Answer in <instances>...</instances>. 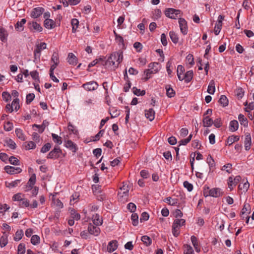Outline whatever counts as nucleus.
<instances>
[{
	"instance_id": "nucleus-32",
	"label": "nucleus",
	"mask_w": 254,
	"mask_h": 254,
	"mask_svg": "<svg viewBox=\"0 0 254 254\" xmlns=\"http://www.w3.org/2000/svg\"><path fill=\"white\" fill-rule=\"evenodd\" d=\"M15 134L17 137L22 141L26 140V137L23 133L22 130L20 128H16L15 129Z\"/></svg>"
},
{
	"instance_id": "nucleus-23",
	"label": "nucleus",
	"mask_w": 254,
	"mask_h": 254,
	"mask_svg": "<svg viewBox=\"0 0 254 254\" xmlns=\"http://www.w3.org/2000/svg\"><path fill=\"white\" fill-rule=\"evenodd\" d=\"M26 20L23 18L20 21H17L15 25V28L17 31H21L23 30V25L26 23Z\"/></svg>"
},
{
	"instance_id": "nucleus-12",
	"label": "nucleus",
	"mask_w": 254,
	"mask_h": 254,
	"mask_svg": "<svg viewBox=\"0 0 254 254\" xmlns=\"http://www.w3.org/2000/svg\"><path fill=\"white\" fill-rule=\"evenodd\" d=\"M245 148L246 150H249L252 144V138L250 133H246L245 134V138L244 141Z\"/></svg>"
},
{
	"instance_id": "nucleus-42",
	"label": "nucleus",
	"mask_w": 254,
	"mask_h": 254,
	"mask_svg": "<svg viewBox=\"0 0 254 254\" xmlns=\"http://www.w3.org/2000/svg\"><path fill=\"white\" fill-rule=\"evenodd\" d=\"M141 241L147 246H149L152 242L150 238L147 236H143L141 237Z\"/></svg>"
},
{
	"instance_id": "nucleus-6",
	"label": "nucleus",
	"mask_w": 254,
	"mask_h": 254,
	"mask_svg": "<svg viewBox=\"0 0 254 254\" xmlns=\"http://www.w3.org/2000/svg\"><path fill=\"white\" fill-rule=\"evenodd\" d=\"M99 85L97 82L91 81L86 82L82 85V87L86 91H91L97 89Z\"/></svg>"
},
{
	"instance_id": "nucleus-39",
	"label": "nucleus",
	"mask_w": 254,
	"mask_h": 254,
	"mask_svg": "<svg viewBox=\"0 0 254 254\" xmlns=\"http://www.w3.org/2000/svg\"><path fill=\"white\" fill-rule=\"evenodd\" d=\"M21 180H16L14 181H12L10 183H6V186L7 188H14L18 186V185L20 183Z\"/></svg>"
},
{
	"instance_id": "nucleus-22",
	"label": "nucleus",
	"mask_w": 254,
	"mask_h": 254,
	"mask_svg": "<svg viewBox=\"0 0 254 254\" xmlns=\"http://www.w3.org/2000/svg\"><path fill=\"white\" fill-rule=\"evenodd\" d=\"M65 147L72 150L73 152H75L77 149L76 144L70 140L66 142Z\"/></svg>"
},
{
	"instance_id": "nucleus-59",
	"label": "nucleus",
	"mask_w": 254,
	"mask_h": 254,
	"mask_svg": "<svg viewBox=\"0 0 254 254\" xmlns=\"http://www.w3.org/2000/svg\"><path fill=\"white\" fill-rule=\"evenodd\" d=\"M222 24L216 22L214 30L215 35H217L219 34L222 28Z\"/></svg>"
},
{
	"instance_id": "nucleus-58",
	"label": "nucleus",
	"mask_w": 254,
	"mask_h": 254,
	"mask_svg": "<svg viewBox=\"0 0 254 254\" xmlns=\"http://www.w3.org/2000/svg\"><path fill=\"white\" fill-rule=\"evenodd\" d=\"M9 161L10 164L13 165H19V160L14 156H11L9 158Z\"/></svg>"
},
{
	"instance_id": "nucleus-55",
	"label": "nucleus",
	"mask_w": 254,
	"mask_h": 254,
	"mask_svg": "<svg viewBox=\"0 0 254 254\" xmlns=\"http://www.w3.org/2000/svg\"><path fill=\"white\" fill-rule=\"evenodd\" d=\"M18 254H24L25 253V245L20 243L18 246L17 249Z\"/></svg>"
},
{
	"instance_id": "nucleus-20",
	"label": "nucleus",
	"mask_w": 254,
	"mask_h": 254,
	"mask_svg": "<svg viewBox=\"0 0 254 254\" xmlns=\"http://www.w3.org/2000/svg\"><path fill=\"white\" fill-rule=\"evenodd\" d=\"M23 146L26 150H29L30 149H35L36 147V143L32 141H26L23 144Z\"/></svg>"
},
{
	"instance_id": "nucleus-4",
	"label": "nucleus",
	"mask_w": 254,
	"mask_h": 254,
	"mask_svg": "<svg viewBox=\"0 0 254 254\" xmlns=\"http://www.w3.org/2000/svg\"><path fill=\"white\" fill-rule=\"evenodd\" d=\"M223 194V192L221 189L219 188H212L207 191L204 192L205 196H210L214 197H218L222 196Z\"/></svg>"
},
{
	"instance_id": "nucleus-17",
	"label": "nucleus",
	"mask_w": 254,
	"mask_h": 254,
	"mask_svg": "<svg viewBox=\"0 0 254 254\" xmlns=\"http://www.w3.org/2000/svg\"><path fill=\"white\" fill-rule=\"evenodd\" d=\"M118 247L117 242L116 241H112L109 242L107 246V250L109 253L115 251Z\"/></svg>"
},
{
	"instance_id": "nucleus-1",
	"label": "nucleus",
	"mask_w": 254,
	"mask_h": 254,
	"mask_svg": "<svg viewBox=\"0 0 254 254\" xmlns=\"http://www.w3.org/2000/svg\"><path fill=\"white\" fill-rule=\"evenodd\" d=\"M123 59V52L119 50L111 54V56L106 61L105 64L112 66L113 68L115 69L122 62Z\"/></svg>"
},
{
	"instance_id": "nucleus-34",
	"label": "nucleus",
	"mask_w": 254,
	"mask_h": 254,
	"mask_svg": "<svg viewBox=\"0 0 254 254\" xmlns=\"http://www.w3.org/2000/svg\"><path fill=\"white\" fill-rule=\"evenodd\" d=\"M184 254H193V250L192 248L189 245H185L184 246Z\"/></svg>"
},
{
	"instance_id": "nucleus-29",
	"label": "nucleus",
	"mask_w": 254,
	"mask_h": 254,
	"mask_svg": "<svg viewBox=\"0 0 254 254\" xmlns=\"http://www.w3.org/2000/svg\"><path fill=\"white\" fill-rule=\"evenodd\" d=\"M240 139L239 136L231 135L227 138V142L229 145H232L235 142L238 141Z\"/></svg>"
},
{
	"instance_id": "nucleus-56",
	"label": "nucleus",
	"mask_w": 254,
	"mask_h": 254,
	"mask_svg": "<svg viewBox=\"0 0 254 254\" xmlns=\"http://www.w3.org/2000/svg\"><path fill=\"white\" fill-rule=\"evenodd\" d=\"M51 61L54 63L56 64H59V58L58 54L57 53H54L52 58H51Z\"/></svg>"
},
{
	"instance_id": "nucleus-40",
	"label": "nucleus",
	"mask_w": 254,
	"mask_h": 254,
	"mask_svg": "<svg viewBox=\"0 0 254 254\" xmlns=\"http://www.w3.org/2000/svg\"><path fill=\"white\" fill-rule=\"evenodd\" d=\"M23 236V232L22 230H17L15 234L14 240L15 241H18L21 240Z\"/></svg>"
},
{
	"instance_id": "nucleus-35",
	"label": "nucleus",
	"mask_w": 254,
	"mask_h": 254,
	"mask_svg": "<svg viewBox=\"0 0 254 254\" xmlns=\"http://www.w3.org/2000/svg\"><path fill=\"white\" fill-rule=\"evenodd\" d=\"M219 102L223 107H226L228 105V100L225 95H221Z\"/></svg>"
},
{
	"instance_id": "nucleus-2",
	"label": "nucleus",
	"mask_w": 254,
	"mask_h": 254,
	"mask_svg": "<svg viewBox=\"0 0 254 254\" xmlns=\"http://www.w3.org/2000/svg\"><path fill=\"white\" fill-rule=\"evenodd\" d=\"M47 45L45 43H41L36 45V48L34 51V62L37 63L40 59L41 53L42 50L46 49Z\"/></svg>"
},
{
	"instance_id": "nucleus-11",
	"label": "nucleus",
	"mask_w": 254,
	"mask_h": 254,
	"mask_svg": "<svg viewBox=\"0 0 254 254\" xmlns=\"http://www.w3.org/2000/svg\"><path fill=\"white\" fill-rule=\"evenodd\" d=\"M44 11V9L42 7H38L34 8L31 12V16L33 18L39 17Z\"/></svg>"
},
{
	"instance_id": "nucleus-24",
	"label": "nucleus",
	"mask_w": 254,
	"mask_h": 254,
	"mask_svg": "<svg viewBox=\"0 0 254 254\" xmlns=\"http://www.w3.org/2000/svg\"><path fill=\"white\" fill-rule=\"evenodd\" d=\"M7 33L6 30L3 27H0V39L3 42L7 40Z\"/></svg>"
},
{
	"instance_id": "nucleus-36",
	"label": "nucleus",
	"mask_w": 254,
	"mask_h": 254,
	"mask_svg": "<svg viewBox=\"0 0 254 254\" xmlns=\"http://www.w3.org/2000/svg\"><path fill=\"white\" fill-rule=\"evenodd\" d=\"M169 35L172 41L174 43L176 44L178 42L179 38L177 34L175 32L172 31H170L169 32Z\"/></svg>"
},
{
	"instance_id": "nucleus-14",
	"label": "nucleus",
	"mask_w": 254,
	"mask_h": 254,
	"mask_svg": "<svg viewBox=\"0 0 254 254\" xmlns=\"http://www.w3.org/2000/svg\"><path fill=\"white\" fill-rule=\"evenodd\" d=\"M193 75V71L189 70L186 72L184 76H182V78H183V80H185V82L189 83L192 80Z\"/></svg>"
},
{
	"instance_id": "nucleus-64",
	"label": "nucleus",
	"mask_w": 254,
	"mask_h": 254,
	"mask_svg": "<svg viewBox=\"0 0 254 254\" xmlns=\"http://www.w3.org/2000/svg\"><path fill=\"white\" fill-rule=\"evenodd\" d=\"M183 185L184 187L186 188L189 191H191L193 190V185L188 181H185Z\"/></svg>"
},
{
	"instance_id": "nucleus-54",
	"label": "nucleus",
	"mask_w": 254,
	"mask_h": 254,
	"mask_svg": "<svg viewBox=\"0 0 254 254\" xmlns=\"http://www.w3.org/2000/svg\"><path fill=\"white\" fill-rule=\"evenodd\" d=\"M172 233L175 237H178L180 234V227L173 224Z\"/></svg>"
},
{
	"instance_id": "nucleus-16",
	"label": "nucleus",
	"mask_w": 254,
	"mask_h": 254,
	"mask_svg": "<svg viewBox=\"0 0 254 254\" xmlns=\"http://www.w3.org/2000/svg\"><path fill=\"white\" fill-rule=\"evenodd\" d=\"M145 116L150 121H152L155 117V111L153 109L145 110Z\"/></svg>"
},
{
	"instance_id": "nucleus-8",
	"label": "nucleus",
	"mask_w": 254,
	"mask_h": 254,
	"mask_svg": "<svg viewBox=\"0 0 254 254\" xmlns=\"http://www.w3.org/2000/svg\"><path fill=\"white\" fill-rule=\"evenodd\" d=\"M179 23L180 30L182 34L184 35L188 33V24L186 20L183 18H179Z\"/></svg>"
},
{
	"instance_id": "nucleus-18",
	"label": "nucleus",
	"mask_w": 254,
	"mask_h": 254,
	"mask_svg": "<svg viewBox=\"0 0 254 254\" xmlns=\"http://www.w3.org/2000/svg\"><path fill=\"white\" fill-rule=\"evenodd\" d=\"M44 25L46 28L51 29L56 26V23L52 19H45Z\"/></svg>"
},
{
	"instance_id": "nucleus-63",
	"label": "nucleus",
	"mask_w": 254,
	"mask_h": 254,
	"mask_svg": "<svg viewBox=\"0 0 254 254\" xmlns=\"http://www.w3.org/2000/svg\"><path fill=\"white\" fill-rule=\"evenodd\" d=\"M51 147V144L50 143H47L42 147L41 152L43 153H46L50 150Z\"/></svg>"
},
{
	"instance_id": "nucleus-52",
	"label": "nucleus",
	"mask_w": 254,
	"mask_h": 254,
	"mask_svg": "<svg viewBox=\"0 0 254 254\" xmlns=\"http://www.w3.org/2000/svg\"><path fill=\"white\" fill-rule=\"evenodd\" d=\"M191 137H192V135L190 134L188 136V138L180 140L179 142V146H180V145H185L187 144L190 141V140L191 139Z\"/></svg>"
},
{
	"instance_id": "nucleus-60",
	"label": "nucleus",
	"mask_w": 254,
	"mask_h": 254,
	"mask_svg": "<svg viewBox=\"0 0 254 254\" xmlns=\"http://www.w3.org/2000/svg\"><path fill=\"white\" fill-rule=\"evenodd\" d=\"M13 127V124L10 122H7L4 125V129L5 130L7 131H10L12 129Z\"/></svg>"
},
{
	"instance_id": "nucleus-21",
	"label": "nucleus",
	"mask_w": 254,
	"mask_h": 254,
	"mask_svg": "<svg viewBox=\"0 0 254 254\" xmlns=\"http://www.w3.org/2000/svg\"><path fill=\"white\" fill-rule=\"evenodd\" d=\"M239 127V124L237 121H231L229 124V130L231 131L234 132L236 131Z\"/></svg>"
},
{
	"instance_id": "nucleus-9",
	"label": "nucleus",
	"mask_w": 254,
	"mask_h": 254,
	"mask_svg": "<svg viewBox=\"0 0 254 254\" xmlns=\"http://www.w3.org/2000/svg\"><path fill=\"white\" fill-rule=\"evenodd\" d=\"M88 232L91 235L98 236L100 233V229L98 227V226L90 223L88 227Z\"/></svg>"
},
{
	"instance_id": "nucleus-26",
	"label": "nucleus",
	"mask_w": 254,
	"mask_h": 254,
	"mask_svg": "<svg viewBox=\"0 0 254 254\" xmlns=\"http://www.w3.org/2000/svg\"><path fill=\"white\" fill-rule=\"evenodd\" d=\"M166 95L169 98H172L175 95V92L170 85L166 86Z\"/></svg>"
},
{
	"instance_id": "nucleus-33",
	"label": "nucleus",
	"mask_w": 254,
	"mask_h": 254,
	"mask_svg": "<svg viewBox=\"0 0 254 254\" xmlns=\"http://www.w3.org/2000/svg\"><path fill=\"white\" fill-rule=\"evenodd\" d=\"M165 202H167L169 204L174 206L176 205L178 203V199L176 198H172L171 197H167L164 200Z\"/></svg>"
},
{
	"instance_id": "nucleus-45",
	"label": "nucleus",
	"mask_w": 254,
	"mask_h": 254,
	"mask_svg": "<svg viewBox=\"0 0 254 254\" xmlns=\"http://www.w3.org/2000/svg\"><path fill=\"white\" fill-rule=\"evenodd\" d=\"M19 100L18 98H15L13 100L11 103V106H12V108L14 109V110L17 111L19 109Z\"/></svg>"
},
{
	"instance_id": "nucleus-48",
	"label": "nucleus",
	"mask_w": 254,
	"mask_h": 254,
	"mask_svg": "<svg viewBox=\"0 0 254 254\" xmlns=\"http://www.w3.org/2000/svg\"><path fill=\"white\" fill-rule=\"evenodd\" d=\"M185 223V220L183 219H176L175 220L173 225H176L178 227H180L181 226H183Z\"/></svg>"
},
{
	"instance_id": "nucleus-7",
	"label": "nucleus",
	"mask_w": 254,
	"mask_h": 254,
	"mask_svg": "<svg viewBox=\"0 0 254 254\" xmlns=\"http://www.w3.org/2000/svg\"><path fill=\"white\" fill-rule=\"evenodd\" d=\"M30 30L33 32H40L43 30L40 24L35 21L29 22L28 23Z\"/></svg>"
},
{
	"instance_id": "nucleus-38",
	"label": "nucleus",
	"mask_w": 254,
	"mask_h": 254,
	"mask_svg": "<svg viewBox=\"0 0 254 254\" xmlns=\"http://www.w3.org/2000/svg\"><path fill=\"white\" fill-rule=\"evenodd\" d=\"M131 220L132 224L136 226L138 223V216L136 213H132L131 216Z\"/></svg>"
},
{
	"instance_id": "nucleus-15",
	"label": "nucleus",
	"mask_w": 254,
	"mask_h": 254,
	"mask_svg": "<svg viewBox=\"0 0 254 254\" xmlns=\"http://www.w3.org/2000/svg\"><path fill=\"white\" fill-rule=\"evenodd\" d=\"M148 67L153 70L154 73H157L161 69L160 65L158 63L154 62L149 64Z\"/></svg>"
},
{
	"instance_id": "nucleus-31",
	"label": "nucleus",
	"mask_w": 254,
	"mask_h": 254,
	"mask_svg": "<svg viewBox=\"0 0 254 254\" xmlns=\"http://www.w3.org/2000/svg\"><path fill=\"white\" fill-rule=\"evenodd\" d=\"M238 120L241 125L244 126L245 127H248V120L243 115L240 114L238 116Z\"/></svg>"
},
{
	"instance_id": "nucleus-47",
	"label": "nucleus",
	"mask_w": 254,
	"mask_h": 254,
	"mask_svg": "<svg viewBox=\"0 0 254 254\" xmlns=\"http://www.w3.org/2000/svg\"><path fill=\"white\" fill-rule=\"evenodd\" d=\"M30 75L36 82L39 81V73L37 70L31 71L30 72Z\"/></svg>"
},
{
	"instance_id": "nucleus-50",
	"label": "nucleus",
	"mask_w": 254,
	"mask_h": 254,
	"mask_svg": "<svg viewBox=\"0 0 254 254\" xmlns=\"http://www.w3.org/2000/svg\"><path fill=\"white\" fill-rule=\"evenodd\" d=\"M52 136L54 141L58 144H61L62 143V138L60 136L55 133H52Z\"/></svg>"
},
{
	"instance_id": "nucleus-13",
	"label": "nucleus",
	"mask_w": 254,
	"mask_h": 254,
	"mask_svg": "<svg viewBox=\"0 0 254 254\" xmlns=\"http://www.w3.org/2000/svg\"><path fill=\"white\" fill-rule=\"evenodd\" d=\"M123 190H120L118 192V199L123 202L127 201L128 196L129 190H126L125 192H122Z\"/></svg>"
},
{
	"instance_id": "nucleus-61",
	"label": "nucleus",
	"mask_w": 254,
	"mask_h": 254,
	"mask_svg": "<svg viewBox=\"0 0 254 254\" xmlns=\"http://www.w3.org/2000/svg\"><path fill=\"white\" fill-rule=\"evenodd\" d=\"M232 164L230 163H228L225 165H224L221 170L223 171H226L227 173H230L231 172L232 170Z\"/></svg>"
},
{
	"instance_id": "nucleus-51",
	"label": "nucleus",
	"mask_w": 254,
	"mask_h": 254,
	"mask_svg": "<svg viewBox=\"0 0 254 254\" xmlns=\"http://www.w3.org/2000/svg\"><path fill=\"white\" fill-rule=\"evenodd\" d=\"M207 163H208L210 169L215 166V162L211 155H209L206 159Z\"/></svg>"
},
{
	"instance_id": "nucleus-5",
	"label": "nucleus",
	"mask_w": 254,
	"mask_h": 254,
	"mask_svg": "<svg viewBox=\"0 0 254 254\" xmlns=\"http://www.w3.org/2000/svg\"><path fill=\"white\" fill-rule=\"evenodd\" d=\"M62 153V151L60 148L58 146H55L54 149L48 154L47 158L52 159H57L60 157Z\"/></svg>"
},
{
	"instance_id": "nucleus-30",
	"label": "nucleus",
	"mask_w": 254,
	"mask_h": 254,
	"mask_svg": "<svg viewBox=\"0 0 254 254\" xmlns=\"http://www.w3.org/2000/svg\"><path fill=\"white\" fill-rule=\"evenodd\" d=\"M184 72H185L184 67L183 66H182V65H179L177 67V73L178 77L180 81L183 80V78H182V75H183V74L184 73Z\"/></svg>"
},
{
	"instance_id": "nucleus-44",
	"label": "nucleus",
	"mask_w": 254,
	"mask_h": 254,
	"mask_svg": "<svg viewBox=\"0 0 254 254\" xmlns=\"http://www.w3.org/2000/svg\"><path fill=\"white\" fill-rule=\"evenodd\" d=\"M133 92L134 95L137 96H143L145 95V90H140L139 89H137L135 87H133L132 88Z\"/></svg>"
},
{
	"instance_id": "nucleus-57",
	"label": "nucleus",
	"mask_w": 254,
	"mask_h": 254,
	"mask_svg": "<svg viewBox=\"0 0 254 254\" xmlns=\"http://www.w3.org/2000/svg\"><path fill=\"white\" fill-rule=\"evenodd\" d=\"M35 95L34 93H29L26 95V102L29 104L34 99Z\"/></svg>"
},
{
	"instance_id": "nucleus-62",
	"label": "nucleus",
	"mask_w": 254,
	"mask_h": 254,
	"mask_svg": "<svg viewBox=\"0 0 254 254\" xmlns=\"http://www.w3.org/2000/svg\"><path fill=\"white\" fill-rule=\"evenodd\" d=\"M7 146L9 147L10 148L12 149H14L16 148V145L14 141L12 139H9L7 141Z\"/></svg>"
},
{
	"instance_id": "nucleus-19",
	"label": "nucleus",
	"mask_w": 254,
	"mask_h": 254,
	"mask_svg": "<svg viewBox=\"0 0 254 254\" xmlns=\"http://www.w3.org/2000/svg\"><path fill=\"white\" fill-rule=\"evenodd\" d=\"M67 59V62L70 64L74 65L77 63V59L76 57L72 53L68 54Z\"/></svg>"
},
{
	"instance_id": "nucleus-28",
	"label": "nucleus",
	"mask_w": 254,
	"mask_h": 254,
	"mask_svg": "<svg viewBox=\"0 0 254 254\" xmlns=\"http://www.w3.org/2000/svg\"><path fill=\"white\" fill-rule=\"evenodd\" d=\"M213 123V121L208 116H206L203 119V124L204 127H210Z\"/></svg>"
},
{
	"instance_id": "nucleus-46",
	"label": "nucleus",
	"mask_w": 254,
	"mask_h": 254,
	"mask_svg": "<svg viewBox=\"0 0 254 254\" xmlns=\"http://www.w3.org/2000/svg\"><path fill=\"white\" fill-rule=\"evenodd\" d=\"M19 206L21 207H27L30 205L29 201L26 198H23L19 202Z\"/></svg>"
},
{
	"instance_id": "nucleus-43",
	"label": "nucleus",
	"mask_w": 254,
	"mask_h": 254,
	"mask_svg": "<svg viewBox=\"0 0 254 254\" xmlns=\"http://www.w3.org/2000/svg\"><path fill=\"white\" fill-rule=\"evenodd\" d=\"M36 179V175L35 174H33L31 175V176L30 177V178L28 182V184L29 185V187H30L31 188H32V187L35 184Z\"/></svg>"
},
{
	"instance_id": "nucleus-41",
	"label": "nucleus",
	"mask_w": 254,
	"mask_h": 254,
	"mask_svg": "<svg viewBox=\"0 0 254 254\" xmlns=\"http://www.w3.org/2000/svg\"><path fill=\"white\" fill-rule=\"evenodd\" d=\"M250 184L248 181L244 183L243 185H239V189L242 190L243 192H246L249 189Z\"/></svg>"
},
{
	"instance_id": "nucleus-37",
	"label": "nucleus",
	"mask_w": 254,
	"mask_h": 254,
	"mask_svg": "<svg viewBox=\"0 0 254 254\" xmlns=\"http://www.w3.org/2000/svg\"><path fill=\"white\" fill-rule=\"evenodd\" d=\"M71 24L72 25V32L75 33L78 27L79 21L78 19L76 18L72 19L71 21Z\"/></svg>"
},
{
	"instance_id": "nucleus-25",
	"label": "nucleus",
	"mask_w": 254,
	"mask_h": 254,
	"mask_svg": "<svg viewBox=\"0 0 254 254\" xmlns=\"http://www.w3.org/2000/svg\"><path fill=\"white\" fill-rule=\"evenodd\" d=\"M207 92L210 94H214L215 91V82L213 80H211L208 86Z\"/></svg>"
},
{
	"instance_id": "nucleus-53",
	"label": "nucleus",
	"mask_w": 254,
	"mask_h": 254,
	"mask_svg": "<svg viewBox=\"0 0 254 254\" xmlns=\"http://www.w3.org/2000/svg\"><path fill=\"white\" fill-rule=\"evenodd\" d=\"M31 242L34 245H36L40 243V237L36 235L32 236Z\"/></svg>"
},
{
	"instance_id": "nucleus-3",
	"label": "nucleus",
	"mask_w": 254,
	"mask_h": 254,
	"mask_svg": "<svg viewBox=\"0 0 254 254\" xmlns=\"http://www.w3.org/2000/svg\"><path fill=\"white\" fill-rule=\"evenodd\" d=\"M165 15L171 19H176L182 15L181 10L173 8H169L165 11Z\"/></svg>"
},
{
	"instance_id": "nucleus-27",
	"label": "nucleus",
	"mask_w": 254,
	"mask_h": 254,
	"mask_svg": "<svg viewBox=\"0 0 254 254\" xmlns=\"http://www.w3.org/2000/svg\"><path fill=\"white\" fill-rule=\"evenodd\" d=\"M92 221L93 224L96 226H99L102 224V220L100 219V216L98 214L92 216Z\"/></svg>"
},
{
	"instance_id": "nucleus-49",
	"label": "nucleus",
	"mask_w": 254,
	"mask_h": 254,
	"mask_svg": "<svg viewBox=\"0 0 254 254\" xmlns=\"http://www.w3.org/2000/svg\"><path fill=\"white\" fill-rule=\"evenodd\" d=\"M241 212H243V214L244 213L249 214L251 212V207L249 204L245 203L243 206V208L242 209Z\"/></svg>"
},
{
	"instance_id": "nucleus-10",
	"label": "nucleus",
	"mask_w": 254,
	"mask_h": 254,
	"mask_svg": "<svg viewBox=\"0 0 254 254\" xmlns=\"http://www.w3.org/2000/svg\"><path fill=\"white\" fill-rule=\"evenodd\" d=\"M4 170L9 174H15L21 172L22 169L19 167L6 166L4 167Z\"/></svg>"
}]
</instances>
